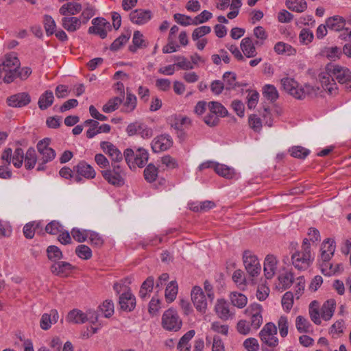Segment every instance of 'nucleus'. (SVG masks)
Listing matches in <instances>:
<instances>
[{"label":"nucleus","mask_w":351,"mask_h":351,"mask_svg":"<svg viewBox=\"0 0 351 351\" xmlns=\"http://www.w3.org/2000/svg\"><path fill=\"white\" fill-rule=\"evenodd\" d=\"M173 18L178 24L182 26L193 25V19L189 16L180 13H176L173 15Z\"/></svg>","instance_id":"obj_61"},{"label":"nucleus","mask_w":351,"mask_h":351,"mask_svg":"<svg viewBox=\"0 0 351 351\" xmlns=\"http://www.w3.org/2000/svg\"><path fill=\"white\" fill-rule=\"evenodd\" d=\"M123 98L120 97H114L104 105L102 110L106 113H110L118 108V106L123 102Z\"/></svg>","instance_id":"obj_39"},{"label":"nucleus","mask_w":351,"mask_h":351,"mask_svg":"<svg viewBox=\"0 0 351 351\" xmlns=\"http://www.w3.org/2000/svg\"><path fill=\"white\" fill-rule=\"evenodd\" d=\"M215 311L218 317L223 320H228L232 315L229 308V304L224 299L217 300Z\"/></svg>","instance_id":"obj_24"},{"label":"nucleus","mask_w":351,"mask_h":351,"mask_svg":"<svg viewBox=\"0 0 351 351\" xmlns=\"http://www.w3.org/2000/svg\"><path fill=\"white\" fill-rule=\"evenodd\" d=\"M50 142V138H45L39 141L36 145V148L40 156L38 160L43 161L44 163H47L53 160L56 157V152L53 149L49 147Z\"/></svg>","instance_id":"obj_9"},{"label":"nucleus","mask_w":351,"mask_h":351,"mask_svg":"<svg viewBox=\"0 0 351 351\" xmlns=\"http://www.w3.org/2000/svg\"><path fill=\"white\" fill-rule=\"evenodd\" d=\"M38 227V223L35 221L27 223L23 227V234L27 239H32L36 229Z\"/></svg>","instance_id":"obj_55"},{"label":"nucleus","mask_w":351,"mask_h":351,"mask_svg":"<svg viewBox=\"0 0 351 351\" xmlns=\"http://www.w3.org/2000/svg\"><path fill=\"white\" fill-rule=\"evenodd\" d=\"M92 23L93 25L88 28V33L99 35L102 39L105 38L108 32L111 30L110 23L104 18H95Z\"/></svg>","instance_id":"obj_11"},{"label":"nucleus","mask_w":351,"mask_h":351,"mask_svg":"<svg viewBox=\"0 0 351 351\" xmlns=\"http://www.w3.org/2000/svg\"><path fill=\"white\" fill-rule=\"evenodd\" d=\"M53 92L49 90L45 91L38 99V105L39 108L42 110L47 109L53 104Z\"/></svg>","instance_id":"obj_29"},{"label":"nucleus","mask_w":351,"mask_h":351,"mask_svg":"<svg viewBox=\"0 0 351 351\" xmlns=\"http://www.w3.org/2000/svg\"><path fill=\"white\" fill-rule=\"evenodd\" d=\"M279 332L282 337H285L288 335L289 322L286 316H281L278 322Z\"/></svg>","instance_id":"obj_56"},{"label":"nucleus","mask_w":351,"mask_h":351,"mask_svg":"<svg viewBox=\"0 0 351 351\" xmlns=\"http://www.w3.org/2000/svg\"><path fill=\"white\" fill-rule=\"evenodd\" d=\"M263 94L267 99L275 101L278 98V93L276 87L271 84H266L263 87Z\"/></svg>","instance_id":"obj_42"},{"label":"nucleus","mask_w":351,"mask_h":351,"mask_svg":"<svg viewBox=\"0 0 351 351\" xmlns=\"http://www.w3.org/2000/svg\"><path fill=\"white\" fill-rule=\"evenodd\" d=\"M213 16L211 12L204 10L199 15L193 19V25H197L198 24L204 23L210 19Z\"/></svg>","instance_id":"obj_63"},{"label":"nucleus","mask_w":351,"mask_h":351,"mask_svg":"<svg viewBox=\"0 0 351 351\" xmlns=\"http://www.w3.org/2000/svg\"><path fill=\"white\" fill-rule=\"evenodd\" d=\"M211 29L209 26H201L195 28L192 33V38L193 40H197L202 36L209 34Z\"/></svg>","instance_id":"obj_60"},{"label":"nucleus","mask_w":351,"mask_h":351,"mask_svg":"<svg viewBox=\"0 0 351 351\" xmlns=\"http://www.w3.org/2000/svg\"><path fill=\"white\" fill-rule=\"evenodd\" d=\"M291 155L294 158L304 159L310 153V151L302 146H294L289 150Z\"/></svg>","instance_id":"obj_51"},{"label":"nucleus","mask_w":351,"mask_h":351,"mask_svg":"<svg viewBox=\"0 0 351 351\" xmlns=\"http://www.w3.org/2000/svg\"><path fill=\"white\" fill-rule=\"evenodd\" d=\"M283 89L291 96L298 99H301L302 91L300 90L298 83L293 78L284 77L281 80Z\"/></svg>","instance_id":"obj_15"},{"label":"nucleus","mask_w":351,"mask_h":351,"mask_svg":"<svg viewBox=\"0 0 351 351\" xmlns=\"http://www.w3.org/2000/svg\"><path fill=\"white\" fill-rule=\"evenodd\" d=\"M241 49L244 55L247 58H253L256 55V50L255 46L249 37H245L242 39L241 42Z\"/></svg>","instance_id":"obj_27"},{"label":"nucleus","mask_w":351,"mask_h":351,"mask_svg":"<svg viewBox=\"0 0 351 351\" xmlns=\"http://www.w3.org/2000/svg\"><path fill=\"white\" fill-rule=\"evenodd\" d=\"M174 60L177 61L176 66L183 70H190L193 69V64L188 61L184 56H175Z\"/></svg>","instance_id":"obj_58"},{"label":"nucleus","mask_w":351,"mask_h":351,"mask_svg":"<svg viewBox=\"0 0 351 351\" xmlns=\"http://www.w3.org/2000/svg\"><path fill=\"white\" fill-rule=\"evenodd\" d=\"M288 9L295 12H303L307 8V3L304 0H286Z\"/></svg>","instance_id":"obj_34"},{"label":"nucleus","mask_w":351,"mask_h":351,"mask_svg":"<svg viewBox=\"0 0 351 351\" xmlns=\"http://www.w3.org/2000/svg\"><path fill=\"white\" fill-rule=\"evenodd\" d=\"M74 170L77 172L76 176H79L81 178L82 176L86 179L94 178L96 174L94 169L85 161L80 162L74 167Z\"/></svg>","instance_id":"obj_25"},{"label":"nucleus","mask_w":351,"mask_h":351,"mask_svg":"<svg viewBox=\"0 0 351 351\" xmlns=\"http://www.w3.org/2000/svg\"><path fill=\"white\" fill-rule=\"evenodd\" d=\"M25 167L27 169H32L34 168L37 162V156L35 149L33 147H29L24 156Z\"/></svg>","instance_id":"obj_35"},{"label":"nucleus","mask_w":351,"mask_h":351,"mask_svg":"<svg viewBox=\"0 0 351 351\" xmlns=\"http://www.w3.org/2000/svg\"><path fill=\"white\" fill-rule=\"evenodd\" d=\"M243 346L247 351H257L259 344L255 338H248L243 342Z\"/></svg>","instance_id":"obj_64"},{"label":"nucleus","mask_w":351,"mask_h":351,"mask_svg":"<svg viewBox=\"0 0 351 351\" xmlns=\"http://www.w3.org/2000/svg\"><path fill=\"white\" fill-rule=\"evenodd\" d=\"M21 62L13 53L5 55L0 59V78L6 84H10L17 77V71L20 69Z\"/></svg>","instance_id":"obj_1"},{"label":"nucleus","mask_w":351,"mask_h":351,"mask_svg":"<svg viewBox=\"0 0 351 351\" xmlns=\"http://www.w3.org/2000/svg\"><path fill=\"white\" fill-rule=\"evenodd\" d=\"M77 256L84 260H88L92 257L90 248L86 245H80L75 249Z\"/></svg>","instance_id":"obj_49"},{"label":"nucleus","mask_w":351,"mask_h":351,"mask_svg":"<svg viewBox=\"0 0 351 351\" xmlns=\"http://www.w3.org/2000/svg\"><path fill=\"white\" fill-rule=\"evenodd\" d=\"M162 325L167 330L176 332L181 328L182 321L178 312L170 308L165 311L162 315Z\"/></svg>","instance_id":"obj_5"},{"label":"nucleus","mask_w":351,"mask_h":351,"mask_svg":"<svg viewBox=\"0 0 351 351\" xmlns=\"http://www.w3.org/2000/svg\"><path fill=\"white\" fill-rule=\"evenodd\" d=\"M99 307L106 317H110L114 313V304L111 300H106Z\"/></svg>","instance_id":"obj_62"},{"label":"nucleus","mask_w":351,"mask_h":351,"mask_svg":"<svg viewBox=\"0 0 351 351\" xmlns=\"http://www.w3.org/2000/svg\"><path fill=\"white\" fill-rule=\"evenodd\" d=\"M172 145V138L167 134L155 137L152 142V149L156 153L166 151L171 147Z\"/></svg>","instance_id":"obj_12"},{"label":"nucleus","mask_w":351,"mask_h":351,"mask_svg":"<svg viewBox=\"0 0 351 351\" xmlns=\"http://www.w3.org/2000/svg\"><path fill=\"white\" fill-rule=\"evenodd\" d=\"M43 23L46 34L47 36H51L55 33L56 24L51 16L45 15L43 19Z\"/></svg>","instance_id":"obj_45"},{"label":"nucleus","mask_w":351,"mask_h":351,"mask_svg":"<svg viewBox=\"0 0 351 351\" xmlns=\"http://www.w3.org/2000/svg\"><path fill=\"white\" fill-rule=\"evenodd\" d=\"M90 230L73 228L71 231L72 237L79 243L84 242L88 237Z\"/></svg>","instance_id":"obj_44"},{"label":"nucleus","mask_w":351,"mask_h":351,"mask_svg":"<svg viewBox=\"0 0 351 351\" xmlns=\"http://www.w3.org/2000/svg\"><path fill=\"white\" fill-rule=\"evenodd\" d=\"M61 25L68 32H75L80 29L82 20L76 16H64L61 19Z\"/></svg>","instance_id":"obj_21"},{"label":"nucleus","mask_w":351,"mask_h":351,"mask_svg":"<svg viewBox=\"0 0 351 351\" xmlns=\"http://www.w3.org/2000/svg\"><path fill=\"white\" fill-rule=\"evenodd\" d=\"M295 326L298 332L303 333L308 332L309 331L311 324L306 318L299 315L296 317Z\"/></svg>","instance_id":"obj_48"},{"label":"nucleus","mask_w":351,"mask_h":351,"mask_svg":"<svg viewBox=\"0 0 351 351\" xmlns=\"http://www.w3.org/2000/svg\"><path fill=\"white\" fill-rule=\"evenodd\" d=\"M282 306L286 311H289L293 304V294L291 291L286 292L282 298Z\"/></svg>","instance_id":"obj_53"},{"label":"nucleus","mask_w":351,"mask_h":351,"mask_svg":"<svg viewBox=\"0 0 351 351\" xmlns=\"http://www.w3.org/2000/svg\"><path fill=\"white\" fill-rule=\"evenodd\" d=\"M223 79L226 82V89L227 90H231L237 86H239L236 81V75L232 72H226L223 75Z\"/></svg>","instance_id":"obj_46"},{"label":"nucleus","mask_w":351,"mask_h":351,"mask_svg":"<svg viewBox=\"0 0 351 351\" xmlns=\"http://www.w3.org/2000/svg\"><path fill=\"white\" fill-rule=\"evenodd\" d=\"M101 174L110 184L121 186L125 184V172L120 164L112 163V169L104 170Z\"/></svg>","instance_id":"obj_4"},{"label":"nucleus","mask_w":351,"mask_h":351,"mask_svg":"<svg viewBox=\"0 0 351 351\" xmlns=\"http://www.w3.org/2000/svg\"><path fill=\"white\" fill-rule=\"evenodd\" d=\"M152 12L149 10L136 9L130 14V21L137 25H143L151 20Z\"/></svg>","instance_id":"obj_17"},{"label":"nucleus","mask_w":351,"mask_h":351,"mask_svg":"<svg viewBox=\"0 0 351 351\" xmlns=\"http://www.w3.org/2000/svg\"><path fill=\"white\" fill-rule=\"evenodd\" d=\"M24 156L23 149L18 147L14 150L12 157V162L15 167L20 168L22 166Z\"/></svg>","instance_id":"obj_54"},{"label":"nucleus","mask_w":351,"mask_h":351,"mask_svg":"<svg viewBox=\"0 0 351 351\" xmlns=\"http://www.w3.org/2000/svg\"><path fill=\"white\" fill-rule=\"evenodd\" d=\"M123 156L130 169L136 166L143 167L149 159L148 152L143 148H138L136 152L130 148L125 149Z\"/></svg>","instance_id":"obj_3"},{"label":"nucleus","mask_w":351,"mask_h":351,"mask_svg":"<svg viewBox=\"0 0 351 351\" xmlns=\"http://www.w3.org/2000/svg\"><path fill=\"white\" fill-rule=\"evenodd\" d=\"M215 171L219 176L226 179H232L235 176L234 169L223 164H216L215 166Z\"/></svg>","instance_id":"obj_31"},{"label":"nucleus","mask_w":351,"mask_h":351,"mask_svg":"<svg viewBox=\"0 0 351 351\" xmlns=\"http://www.w3.org/2000/svg\"><path fill=\"white\" fill-rule=\"evenodd\" d=\"M249 125L250 128L256 132H259L262 128L261 119L256 114H252L249 117Z\"/></svg>","instance_id":"obj_59"},{"label":"nucleus","mask_w":351,"mask_h":351,"mask_svg":"<svg viewBox=\"0 0 351 351\" xmlns=\"http://www.w3.org/2000/svg\"><path fill=\"white\" fill-rule=\"evenodd\" d=\"M82 9L80 3L75 1H69L63 4L59 9V13L64 16H74L79 14Z\"/></svg>","instance_id":"obj_20"},{"label":"nucleus","mask_w":351,"mask_h":351,"mask_svg":"<svg viewBox=\"0 0 351 351\" xmlns=\"http://www.w3.org/2000/svg\"><path fill=\"white\" fill-rule=\"evenodd\" d=\"M191 300L197 311L204 313L208 306V301L202 289L199 286L193 287L191 293Z\"/></svg>","instance_id":"obj_10"},{"label":"nucleus","mask_w":351,"mask_h":351,"mask_svg":"<svg viewBox=\"0 0 351 351\" xmlns=\"http://www.w3.org/2000/svg\"><path fill=\"white\" fill-rule=\"evenodd\" d=\"M326 26L331 30L340 31L344 29L346 25L345 19L340 16H334L326 19Z\"/></svg>","instance_id":"obj_28"},{"label":"nucleus","mask_w":351,"mask_h":351,"mask_svg":"<svg viewBox=\"0 0 351 351\" xmlns=\"http://www.w3.org/2000/svg\"><path fill=\"white\" fill-rule=\"evenodd\" d=\"M321 54L331 60L339 59L341 51L337 47H326L322 50Z\"/></svg>","instance_id":"obj_40"},{"label":"nucleus","mask_w":351,"mask_h":351,"mask_svg":"<svg viewBox=\"0 0 351 351\" xmlns=\"http://www.w3.org/2000/svg\"><path fill=\"white\" fill-rule=\"evenodd\" d=\"M31 101V97L27 93H19L9 97L7 99L8 106L14 108H21L28 105Z\"/></svg>","instance_id":"obj_18"},{"label":"nucleus","mask_w":351,"mask_h":351,"mask_svg":"<svg viewBox=\"0 0 351 351\" xmlns=\"http://www.w3.org/2000/svg\"><path fill=\"white\" fill-rule=\"evenodd\" d=\"M59 315L56 309L50 311L49 313H44L40 321V326L43 330L49 329L52 324L57 323Z\"/></svg>","instance_id":"obj_22"},{"label":"nucleus","mask_w":351,"mask_h":351,"mask_svg":"<svg viewBox=\"0 0 351 351\" xmlns=\"http://www.w3.org/2000/svg\"><path fill=\"white\" fill-rule=\"evenodd\" d=\"M158 175V168L152 163L149 164L144 170V178L147 182H154Z\"/></svg>","instance_id":"obj_38"},{"label":"nucleus","mask_w":351,"mask_h":351,"mask_svg":"<svg viewBox=\"0 0 351 351\" xmlns=\"http://www.w3.org/2000/svg\"><path fill=\"white\" fill-rule=\"evenodd\" d=\"M309 240L304 239L301 251H296L291 255L292 264L298 270H305L312 263L313 258L311 253Z\"/></svg>","instance_id":"obj_2"},{"label":"nucleus","mask_w":351,"mask_h":351,"mask_svg":"<svg viewBox=\"0 0 351 351\" xmlns=\"http://www.w3.org/2000/svg\"><path fill=\"white\" fill-rule=\"evenodd\" d=\"M130 35L122 34L119 37H118L114 42L111 44L110 49L112 51H117L119 50L123 45H125L129 40Z\"/></svg>","instance_id":"obj_57"},{"label":"nucleus","mask_w":351,"mask_h":351,"mask_svg":"<svg viewBox=\"0 0 351 351\" xmlns=\"http://www.w3.org/2000/svg\"><path fill=\"white\" fill-rule=\"evenodd\" d=\"M59 174L61 177L66 178V179H69V178L71 179L72 178L73 180V181L77 183H79V182H82V178L80 176L73 175L72 170L69 167H62L60 170Z\"/></svg>","instance_id":"obj_52"},{"label":"nucleus","mask_w":351,"mask_h":351,"mask_svg":"<svg viewBox=\"0 0 351 351\" xmlns=\"http://www.w3.org/2000/svg\"><path fill=\"white\" fill-rule=\"evenodd\" d=\"M245 270L251 277L258 276L261 271V266L258 258L252 252L246 250L243 254Z\"/></svg>","instance_id":"obj_8"},{"label":"nucleus","mask_w":351,"mask_h":351,"mask_svg":"<svg viewBox=\"0 0 351 351\" xmlns=\"http://www.w3.org/2000/svg\"><path fill=\"white\" fill-rule=\"evenodd\" d=\"M335 301L328 300L324 302L321 309V316L324 320H329L333 315L335 309Z\"/></svg>","instance_id":"obj_30"},{"label":"nucleus","mask_w":351,"mask_h":351,"mask_svg":"<svg viewBox=\"0 0 351 351\" xmlns=\"http://www.w3.org/2000/svg\"><path fill=\"white\" fill-rule=\"evenodd\" d=\"M47 256L49 260L55 262L63 256L62 251L56 245H50L47 249Z\"/></svg>","instance_id":"obj_47"},{"label":"nucleus","mask_w":351,"mask_h":351,"mask_svg":"<svg viewBox=\"0 0 351 351\" xmlns=\"http://www.w3.org/2000/svg\"><path fill=\"white\" fill-rule=\"evenodd\" d=\"M277 260L274 255H267L264 262V273L266 278L274 277L276 270Z\"/></svg>","instance_id":"obj_26"},{"label":"nucleus","mask_w":351,"mask_h":351,"mask_svg":"<svg viewBox=\"0 0 351 351\" xmlns=\"http://www.w3.org/2000/svg\"><path fill=\"white\" fill-rule=\"evenodd\" d=\"M245 312L250 315L251 326L256 330L258 329L263 324L261 306L258 304H252L245 310Z\"/></svg>","instance_id":"obj_14"},{"label":"nucleus","mask_w":351,"mask_h":351,"mask_svg":"<svg viewBox=\"0 0 351 351\" xmlns=\"http://www.w3.org/2000/svg\"><path fill=\"white\" fill-rule=\"evenodd\" d=\"M232 280L238 287L241 289H244L246 285V279L242 270L237 269L234 271L232 275Z\"/></svg>","instance_id":"obj_50"},{"label":"nucleus","mask_w":351,"mask_h":351,"mask_svg":"<svg viewBox=\"0 0 351 351\" xmlns=\"http://www.w3.org/2000/svg\"><path fill=\"white\" fill-rule=\"evenodd\" d=\"M136 106V97L130 93L127 92L126 101L123 104V111L125 112H130L133 111Z\"/></svg>","instance_id":"obj_43"},{"label":"nucleus","mask_w":351,"mask_h":351,"mask_svg":"<svg viewBox=\"0 0 351 351\" xmlns=\"http://www.w3.org/2000/svg\"><path fill=\"white\" fill-rule=\"evenodd\" d=\"M231 303L239 308H244L247 303V297L241 293L233 292L230 295Z\"/></svg>","instance_id":"obj_36"},{"label":"nucleus","mask_w":351,"mask_h":351,"mask_svg":"<svg viewBox=\"0 0 351 351\" xmlns=\"http://www.w3.org/2000/svg\"><path fill=\"white\" fill-rule=\"evenodd\" d=\"M178 291V286L176 281H171L166 287L165 297L169 303L172 302L176 298Z\"/></svg>","instance_id":"obj_33"},{"label":"nucleus","mask_w":351,"mask_h":351,"mask_svg":"<svg viewBox=\"0 0 351 351\" xmlns=\"http://www.w3.org/2000/svg\"><path fill=\"white\" fill-rule=\"evenodd\" d=\"M209 111L215 114L219 117H224L228 115L226 108L218 101H210L208 103Z\"/></svg>","instance_id":"obj_37"},{"label":"nucleus","mask_w":351,"mask_h":351,"mask_svg":"<svg viewBox=\"0 0 351 351\" xmlns=\"http://www.w3.org/2000/svg\"><path fill=\"white\" fill-rule=\"evenodd\" d=\"M277 328L271 322L267 323L259 333L261 340L269 347L275 348L278 345V339L276 337Z\"/></svg>","instance_id":"obj_7"},{"label":"nucleus","mask_w":351,"mask_h":351,"mask_svg":"<svg viewBox=\"0 0 351 351\" xmlns=\"http://www.w3.org/2000/svg\"><path fill=\"white\" fill-rule=\"evenodd\" d=\"M278 280L280 284L282 285V288L287 289L291 287L294 281L293 274L291 271H286L282 274L279 277Z\"/></svg>","instance_id":"obj_41"},{"label":"nucleus","mask_w":351,"mask_h":351,"mask_svg":"<svg viewBox=\"0 0 351 351\" xmlns=\"http://www.w3.org/2000/svg\"><path fill=\"white\" fill-rule=\"evenodd\" d=\"M319 80L322 87L330 94L335 93L337 90V84L333 78L332 73L328 70V64L325 67V71L319 74Z\"/></svg>","instance_id":"obj_13"},{"label":"nucleus","mask_w":351,"mask_h":351,"mask_svg":"<svg viewBox=\"0 0 351 351\" xmlns=\"http://www.w3.org/2000/svg\"><path fill=\"white\" fill-rule=\"evenodd\" d=\"M119 304L122 310L131 311L136 306V298L128 289L119 296Z\"/></svg>","instance_id":"obj_19"},{"label":"nucleus","mask_w":351,"mask_h":351,"mask_svg":"<svg viewBox=\"0 0 351 351\" xmlns=\"http://www.w3.org/2000/svg\"><path fill=\"white\" fill-rule=\"evenodd\" d=\"M67 320L74 324H84L87 322V315L82 311L74 309L69 313Z\"/></svg>","instance_id":"obj_32"},{"label":"nucleus","mask_w":351,"mask_h":351,"mask_svg":"<svg viewBox=\"0 0 351 351\" xmlns=\"http://www.w3.org/2000/svg\"><path fill=\"white\" fill-rule=\"evenodd\" d=\"M73 266L68 262L55 261L51 266V273L56 276H64L72 270Z\"/></svg>","instance_id":"obj_23"},{"label":"nucleus","mask_w":351,"mask_h":351,"mask_svg":"<svg viewBox=\"0 0 351 351\" xmlns=\"http://www.w3.org/2000/svg\"><path fill=\"white\" fill-rule=\"evenodd\" d=\"M100 147L103 149V151L110 156L112 160V164H119V162L122 161L123 155L111 143L107 141H102L100 143Z\"/></svg>","instance_id":"obj_16"},{"label":"nucleus","mask_w":351,"mask_h":351,"mask_svg":"<svg viewBox=\"0 0 351 351\" xmlns=\"http://www.w3.org/2000/svg\"><path fill=\"white\" fill-rule=\"evenodd\" d=\"M328 70L332 73L334 80L345 84L346 88H351V71L346 67L332 63L328 64Z\"/></svg>","instance_id":"obj_6"}]
</instances>
